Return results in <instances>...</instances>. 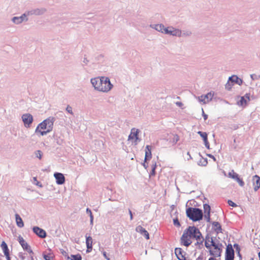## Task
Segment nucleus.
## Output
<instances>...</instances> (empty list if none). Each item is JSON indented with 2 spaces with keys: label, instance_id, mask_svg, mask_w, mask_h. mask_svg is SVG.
<instances>
[{
  "label": "nucleus",
  "instance_id": "f257e3e1",
  "mask_svg": "<svg viewBox=\"0 0 260 260\" xmlns=\"http://www.w3.org/2000/svg\"><path fill=\"white\" fill-rule=\"evenodd\" d=\"M192 239H196L198 243L202 242L204 240L199 230L194 226H190L184 231L181 238V244L187 247L192 243Z\"/></svg>",
  "mask_w": 260,
  "mask_h": 260
},
{
  "label": "nucleus",
  "instance_id": "f03ea898",
  "mask_svg": "<svg viewBox=\"0 0 260 260\" xmlns=\"http://www.w3.org/2000/svg\"><path fill=\"white\" fill-rule=\"evenodd\" d=\"M91 82L95 89L102 92H108L113 87L108 77H97L91 80Z\"/></svg>",
  "mask_w": 260,
  "mask_h": 260
},
{
  "label": "nucleus",
  "instance_id": "7ed1b4c3",
  "mask_svg": "<svg viewBox=\"0 0 260 260\" xmlns=\"http://www.w3.org/2000/svg\"><path fill=\"white\" fill-rule=\"evenodd\" d=\"M53 118H49L40 123L35 130L36 134L44 136L51 132L53 125Z\"/></svg>",
  "mask_w": 260,
  "mask_h": 260
},
{
  "label": "nucleus",
  "instance_id": "20e7f679",
  "mask_svg": "<svg viewBox=\"0 0 260 260\" xmlns=\"http://www.w3.org/2000/svg\"><path fill=\"white\" fill-rule=\"evenodd\" d=\"M206 247L209 249V252L212 257L216 258L221 255V249L218 244H216L212 239L211 241H206L205 243Z\"/></svg>",
  "mask_w": 260,
  "mask_h": 260
},
{
  "label": "nucleus",
  "instance_id": "39448f33",
  "mask_svg": "<svg viewBox=\"0 0 260 260\" xmlns=\"http://www.w3.org/2000/svg\"><path fill=\"white\" fill-rule=\"evenodd\" d=\"M187 216L193 221H198L203 217L202 211L198 208H188L186 210Z\"/></svg>",
  "mask_w": 260,
  "mask_h": 260
},
{
  "label": "nucleus",
  "instance_id": "423d86ee",
  "mask_svg": "<svg viewBox=\"0 0 260 260\" xmlns=\"http://www.w3.org/2000/svg\"><path fill=\"white\" fill-rule=\"evenodd\" d=\"M155 29L161 31L162 32H164L165 34H169L174 36H180L181 35V31L179 29H174L172 28V30H169L168 28H165L164 26L162 24H157L155 26Z\"/></svg>",
  "mask_w": 260,
  "mask_h": 260
},
{
  "label": "nucleus",
  "instance_id": "0eeeda50",
  "mask_svg": "<svg viewBox=\"0 0 260 260\" xmlns=\"http://www.w3.org/2000/svg\"><path fill=\"white\" fill-rule=\"evenodd\" d=\"M139 133V131L138 129L133 128L131 129V133L128 137V141L131 142L132 144L136 145L140 141V139L138 137Z\"/></svg>",
  "mask_w": 260,
  "mask_h": 260
},
{
  "label": "nucleus",
  "instance_id": "6e6552de",
  "mask_svg": "<svg viewBox=\"0 0 260 260\" xmlns=\"http://www.w3.org/2000/svg\"><path fill=\"white\" fill-rule=\"evenodd\" d=\"M228 176L236 181L239 183L241 186H243L244 185V182L242 179H241L239 175L236 173L234 170H232L228 174Z\"/></svg>",
  "mask_w": 260,
  "mask_h": 260
},
{
  "label": "nucleus",
  "instance_id": "1a4fd4ad",
  "mask_svg": "<svg viewBox=\"0 0 260 260\" xmlns=\"http://www.w3.org/2000/svg\"><path fill=\"white\" fill-rule=\"evenodd\" d=\"M234 251L232 245L229 244L226 247L225 260H234Z\"/></svg>",
  "mask_w": 260,
  "mask_h": 260
},
{
  "label": "nucleus",
  "instance_id": "9d476101",
  "mask_svg": "<svg viewBox=\"0 0 260 260\" xmlns=\"http://www.w3.org/2000/svg\"><path fill=\"white\" fill-rule=\"evenodd\" d=\"M22 119L25 127H29L33 121V117L30 114H23Z\"/></svg>",
  "mask_w": 260,
  "mask_h": 260
},
{
  "label": "nucleus",
  "instance_id": "9b49d317",
  "mask_svg": "<svg viewBox=\"0 0 260 260\" xmlns=\"http://www.w3.org/2000/svg\"><path fill=\"white\" fill-rule=\"evenodd\" d=\"M214 96V93L210 92L205 95H201L199 97V100L203 104H206L211 101Z\"/></svg>",
  "mask_w": 260,
  "mask_h": 260
},
{
  "label": "nucleus",
  "instance_id": "f8f14e48",
  "mask_svg": "<svg viewBox=\"0 0 260 260\" xmlns=\"http://www.w3.org/2000/svg\"><path fill=\"white\" fill-rule=\"evenodd\" d=\"M19 242L24 250L27 251L30 254H33L32 250H31L30 246L27 244V243L23 239V238L22 237H19Z\"/></svg>",
  "mask_w": 260,
  "mask_h": 260
},
{
  "label": "nucleus",
  "instance_id": "ddd939ff",
  "mask_svg": "<svg viewBox=\"0 0 260 260\" xmlns=\"http://www.w3.org/2000/svg\"><path fill=\"white\" fill-rule=\"evenodd\" d=\"M33 231L37 235H38L39 237L42 238H44L46 236V232L44 230L38 226L34 227Z\"/></svg>",
  "mask_w": 260,
  "mask_h": 260
},
{
  "label": "nucleus",
  "instance_id": "4468645a",
  "mask_svg": "<svg viewBox=\"0 0 260 260\" xmlns=\"http://www.w3.org/2000/svg\"><path fill=\"white\" fill-rule=\"evenodd\" d=\"M54 176L56 179V183L58 184H62L65 182V178L62 174L60 173H55Z\"/></svg>",
  "mask_w": 260,
  "mask_h": 260
},
{
  "label": "nucleus",
  "instance_id": "2eb2a0df",
  "mask_svg": "<svg viewBox=\"0 0 260 260\" xmlns=\"http://www.w3.org/2000/svg\"><path fill=\"white\" fill-rule=\"evenodd\" d=\"M136 231L143 235L147 240L149 239V234L148 232L142 226H137L136 228Z\"/></svg>",
  "mask_w": 260,
  "mask_h": 260
},
{
  "label": "nucleus",
  "instance_id": "dca6fc26",
  "mask_svg": "<svg viewBox=\"0 0 260 260\" xmlns=\"http://www.w3.org/2000/svg\"><path fill=\"white\" fill-rule=\"evenodd\" d=\"M204 217L207 219V221H209L210 219V206L208 204L204 205Z\"/></svg>",
  "mask_w": 260,
  "mask_h": 260
},
{
  "label": "nucleus",
  "instance_id": "f3484780",
  "mask_svg": "<svg viewBox=\"0 0 260 260\" xmlns=\"http://www.w3.org/2000/svg\"><path fill=\"white\" fill-rule=\"evenodd\" d=\"M86 244L87 246V252H90L92 249V239L91 237L88 236L86 237Z\"/></svg>",
  "mask_w": 260,
  "mask_h": 260
},
{
  "label": "nucleus",
  "instance_id": "a211bd4d",
  "mask_svg": "<svg viewBox=\"0 0 260 260\" xmlns=\"http://www.w3.org/2000/svg\"><path fill=\"white\" fill-rule=\"evenodd\" d=\"M198 134L203 138L206 147L208 148H209V143L208 141L207 134L206 132H202L199 131Z\"/></svg>",
  "mask_w": 260,
  "mask_h": 260
},
{
  "label": "nucleus",
  "instance_id": "6ab92c4d",
  "mask_svg": "<svg viewBox=\"0 0 260 260\" xmlns=\"http://www.w3.org/2000/svg\"><path fill=\"white\" fill-rule=\"evenodd\" d=\"M175 253L179 260H186L185 256L183 254L182 250L180 248H176L175 249Z\"/></svg>",
  "mask_w": 260,
  "mask_h": 260
},
{
  "label": "nucleus",
  "instance_id": "aec40b11",
  "mask_svg": "<svg viewBox=\"0 0 260 260\" xmlns=\"http://www.w3.org/2000/svg\"><path fill=\"white\" fill-rule=\"evenodd\" d=\"M151 147L149 145H147L146 146L145 150V161H146L147 160H149L151 158Z\"/></svg>",
  "mask_w": 260,
  "mask_h": 260
},
{
  "label": "nucleus",
  "instance_id": "412c9836",
  "mask_svg": "<svg viewBox=\"0 0 260 260\" xmlns=\"http://www.w3.org/2000/svg\"><path fill=\"white\" fill-rule=\"evenodd\" d=\"M212 229L217 234L222 232V229L220 223L218 222H213L212 223Z\"/></svg>",
  "mask_w": 260,
  "mask_h": 260
},
{
  "label": "nucleus",
  "instance_id": "4be33fe9",
  "mask_svg": "<svg viewBox=\"0 0 260 260\" xmlns=\"http://www.w3.org/2000/svg\"><path fill=\"white\" fill-rule=\"evenodd\" d=\"M254 189L255 191L257 190L260 187V177L257 175H255L254 177Z\"/></svg>",
  "mask_w": 260,
  "mask_h": 260
},
{
  "label": "nucleus",
  "instance_id": "5701e85b",
  "mask_svg": "<svg viewBox=\"0 0 260 260\" xmlns=\"http://www.w3.org/2000/svg\"><path fill=\"white\" fill-rule=\"evenodd\" d=\"M229 80L232 82H234L240 85L242 84L243 81L240 78H238L237 76H233L229 78Z\"/></svg>",
  "mask_w": 260,
  "mask_h": 260
},
{
  "label": "nucleus",
  "instance_id": "b1692460",
  "mask_svg": "<svg viewBox=\"0 0 260 260\" xmlns=\"http://www.w3.org/2000/svg\"><path fill=\"white\" fill-rule=\"evenodd\" d=\"M246 99H247L248 101L250 100L249 96L247 94H246L244 96L241 98L240 100L238 102V104L240 106H246L247 104V100Z\"/></svg>",
  "mask_w": 260,
  "mask_h": 260
},
{
  "label": "nucleus",
  "instance_id": "393cba45",
  "mask_svg": "<svg viewBox=\"0 0 260 260\" xmlns=\"http://www.w3.org/2000/svg\"><path fill=\"white\" fill-rule=\"evenodd\" d=\"M15 218L17 225L19 228H22L24 226V223L21 217L18 214H15Z\"/></svg>",
  "mask_w": 260,
  "mask_h": 260
},
{
  "label": "nucleus",
  "instance_id": "a878e982",
  "mask_svg": "<svg viewBox=\"0 0 260 260\" xmlns=\"http://www.w3.org/2000/svg\"><path fill=\"white\" fill-rule=\"evenodd\" d=\"M1 247L2 248V250L3 251V252L5 254V255L9 254V250L8 247V246H7V244L5 243V242L3 241L2 243Z\"/></svg>",
  "mask_w": 260,
  "mask_h": 260
},
{
  "label": "nucleus",
  "instance_id": "bb28decb",
  "mask_svg": "<svg viewBox=\"0 0 260 260\" xmlns=\"http://www.w3.org/2000/svg\"><path fill=\"white\" fill-rule=\"evenodd\" d=\"M25 16L24 15L23 16H22L20 17H15L13 19V21L15 23H21L24 20V17H25Z\"/></svg>",
  "mask_w": 260,
  "mask_h": 260
},
{
  "label": "nucleus",
  "instance_id": "cd10ccee",
  "mask_svg": "<svg viewBox=\"0 0 260 260\" xmlns=\"http://www.w3.org/2000/svg\"><path fill=\"white\" fill-rule=\"evenodd\" d=\"M43 257L45 260H54V255L52 253H49L48 254H44Z\"/></svg>",
  "mask_w": 260,
  "mask_h": 260
},
{
  "label": "nucleus",
  "instance_id": "c85d7f7f",
  "mask_svg": "<svg viewBox=\"0 0 260 260\" xmlns=\"http://www.w3.org/2000/svg\"><path fill=\"white\" fill-rule=\"evenodd\" d=\"M175 214H176V215L178 214V212H177L176 209H175ZM173 224L175 226H176L177 227L180 226V222H179L177 216L173 219Z\"/></svg>",
  "mask_w": 260,
  "mask_h": 260
},
{
  "label": "nucleus",
  "instance_id": "c756f323",
  "mask_svg": "<svg viewBox=\"0 0 260 260\" xmlns=\"http://www.w3.org/2000/svg\"><path fill=\"white\" fill-rule=\"evenodd\" d=\"M71 260H81L82 257L80 254L71 255Z\"/></svg>",
  "mask_w": 260,
  "mask_h": 260
},
{
  "label": "nucleus",
  "instance_id": "7c9ffc66",
  "mask_svg": "<svg viewBox=\"0 0 260 260\" xmlns=\"http://www.w3.org/2000/svg\"><path fill=\"white\" fill-rule=\"evenodd\" d=\"M86 212L89 215L90 217V221L91 222H92L93 220V216L92 214L91 211L89 208H87Z\"/></svg>",
  "mask_w": 260,
  "mask_h": 260
},
{
  "label": "nucleus",
  "instance_id": "2f4dec72",
  "mask_svg": "<svg viewBox=\"0 0 260 260\" xmlns=\"http://www.w3.org/2000/svg\"><path fill=\"white\" fill-rule=\"evenodd\" d=\"M36 155L37 157L41 159L42 156V152L40 150H37L36 152Z\"/></svg>",
  "mask_w": 260,
  "mask_h": 260
},
{
  "label": "nucleus",
  "instance_id": "473e14b6",
  "mask_svg": "<svg viewBox=\"0 0 260 260\" xmlns=\"http://www.w3.org/2000/svg\"><path fill=\"white\" fill-rule=\"evenodd\" d=\"M179 140V137L177 135H175L173 138V142L176 143Z\"/></svg>",
  "mask_w": 260,
  "mask_h": 260
},
{
  "label": "nucleus",
  "instance_id": "72a5a7b5",
  "mask_svg": "<svg viewBox=\"0 0 260 260\" xmlns=\"http://www.w3.org/2000/svg\"><path fill=\"white\" fill-rule=\"evenodd\" d=\"M228 204L230 206L233 207H235L237 206L236 204L231 200L228 201Z\"/></svg>",
  "mask_w": 260,
  "mask_h": 260
},
{
  "label": "nucleus",
  "instance_id": "f704fd0d",
  "mask_svg": "<svg viewBox=\"0 0 260 260\" xmlns=\"http://www.w3.org/2000/svg\"><path fill=\"white\" fill-rule=\"evenodd\" d=\"M66 110L69 113H71V114H73V112H72V108L71 106H68L67 108H66Z\"/></svg>",
  "mask_w": 260,
  "mask_h": 260
},
{
  "label": "nucleus",
  "instance_id": "c9c22d12",
  "mask_svg": "<svg viewBox=\"0 0 260 260\" xmlns=\"http://www.w3.org/2000/svg\"><path fill=\"white\" fill-rule=\"evenodd\" d=\"M202 115L204 120H206L208 118V115L204 113L203 109H202Z\"/></svg>",
  "mask_w": 260,
  "mask_h": 260
},
{
  "label": "nucleus",
  "instance_id": "e433bc0d",
  "mask_svg": "<svg viewBox=\"0 0 260 260\" xmlns=\"http://www.w3.org/2000/svg\"><path fill=\"white\" fill-rule=\"evenodd\" d=\"M128 212H129V215H130V219L132 220L133 218L132 212V211H131V210L130 209H129Z\"/></svg>",
  "mask_w": 260,
  "mask_h": 260
},
{
  "label": "nucleus",
  "instance_id": "4c0bfd02",
  "mask_svg": "<svg viewBox=\"0 0 260 260\" xmlns=\"http://www.w3.org/2000/svg\"><path fill=\"white\" fill-rule=\"evenodd\" d=\"M7 260H11L10 254L5 255Z\"/></svg>",
  "mask_w": 260,
  "mask_h": 260
},
{
  "label": "nucleus",
  "instance_id": "58836bf2",
  "mask_svg": "<svg viewBox=\"0 0 260 260\" xmlns=\"http://www.w3.org/2000/svg\"><path fill=\"white\" fill-rule=\"evenodd\" d=\"M176 104L177 105H178V106H179L180 107H181V106H182L183 105L182 103H181V102H176Z\"/></svg>",
  "mask_w": 260,
  "mask_h": 260
},
{
  "label": "nucleus",
  "instance_id": "ea45409f",
  "mask_svg": "<svg viewBox=\"0 0 260 260\" xmlns=\"http://www.w3.org/2000/svg\"><path fill=\"white\" fill-rule=\"evenodd\" d=\"M103 255H104V257H105L106 259H107L108 258H109V257L107 256V254H106V252H103Z\"/></svg>",
  "mask_w": 260,
  "mask_h": 260
},
{
  "label": "nucleus",
  "instance_id": "a19ab883",
  "mask_svg": "<svg viewBox=\"0 0 260 260\" xmlns=\"http://www.w3.org/2000/svg\"><path fill=\"white\" fill-rule=\"evenodd\" d=\"M171 208L172 209V211L175 209V206L174 205H172L171 206Z\"/></svg>",
  "mask_w": 260,
  "mask_h": 260
},
{
  "label": "nucleus",
  "instance_id": "79ce46f5",
  "mask_svg": "<svg viewBox=\"0 0 260 260\" xmlns=\"http://www.w3.org/2000/svg\"><path fill=\"white\" fill-rule=\"evenodd\" d=\"M209 156L210 157H211V158H212L214 160H215V157H214V156H213L212 155H211V154H209Z\"/></svg>",
  "mask_w": 260,
  "mask_h": 260
},
{
  "label": "nucleus",
  "instance_id": "37998d69",
  "mask_svg": "<svg viewBox=\"0 0 260 260\" xmlns=\"http://www.w3.org/2000/svg\"><path fill=\"white\" fill-rule=\"evenodd\" d=\"M187 154V155H189V157H191L190 153H189V152H188Z\"/></svg>",
  "mask_w": 260,
  "mask_h": 260
},
{
  "label": "nucleus",
  "instance_id": "c03bdc74",
  "mask_svg": "<svg viewBox=\"0 0 260 260\" xmlns=\"http://www.w3.org/2000/svg\"><path fill=\"white\" fill-rule=\"evenodd\" d=\"M154 169H153L152 170V174H154Z\"/></svg>",
  "mask_w": 260,
  "mask_h": 260
},
{
  "label": "nucleus",
  "instance_id": "a18cd8bd",
  "mask_svg": "<svg viewBox=\"0 0 260 260\" xmlns=\"http://www.w3.org/2000/svg\"><path fill=\"white\" fill-rule=\"evenodd\" d=\"M258 257H259V260H260V252L258 253Z\"/></svg>",
  "mask_w": 260,
  "mask_h": 260
},
{
  "label": "nucleus",
  "instance_id": "49530a36",
  "mask_svg": "<svg viewBox=\"0 0 260 260\" xmlns=\"http://www.w3.org/2000/svg\"><path fill=\"white\" fill-rule=\"evenodd\" d=\"M34 181H37V178L36 177H34Z\"/></svg>",
  "mask_w": 260,
  "mask_h": 260
},
{
  "label": "nucleus",
  "instance_id": "de8ad7c7",
  "mask_svg": "<svg viewBox=\"0 0 260 260\" xmlns=\"http://www.w3.org/2000/svg\"><path fill=\"white\" fill-rule=\"evenodd\" d=\"M226 87L227 88H229V89H231V87H228V86L227 85H226Z\"/></svg>",
  "mask_w": 260,
  "mask_h": 260
},
{
  "label": "nucleus",
  "instance_id": "09e8293b",
  "mask_svg": "<svg viewBox=\"0 0 260 260\" xmlns=\"http://www.w3.org/2000/svg\"><path fill=\"white\" fill-rule=\"evenodd\" d=\"M107 260H110V259L109 258H108L107 259H106Z\"/></svg>",
  "mask_w": 260,
  "mask_h": 260
},
{
  "label": "nucleus",
  "instance_id": "8fccbe9b",
  "mask_svg": "<svg viewBox=\"0 0 260 260\" xmlns=\"http://www.w3.org/2000/svg\"><path fill=\"white\" fill-rule=\"evenodd\" d=\"M250 260H253V258H251Z\"/></svg>",
  "mask_w": 260,
  "mask_h": 260
}]
</instances>
